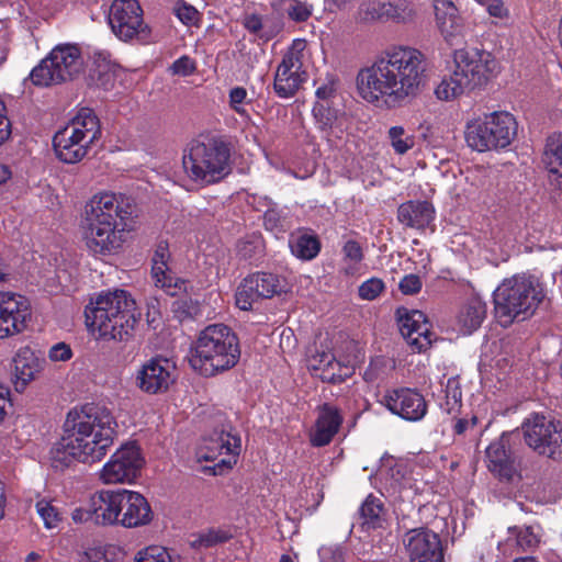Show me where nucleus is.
Masks as SVG:
<instances>
[{
  "label": "nucleus",
  "instance_id": "nucleus-1",
  "mask_svg": "<svg viewBox=\"0 0 562 562\" xmlns=\"http://www.w3.org/2000/svg\"><path fill=\"white\" fill-rule=\"evenodd\" d=\"M427 58L416 47L394 45L356 78L359 95L372 104L400 105L416 98L427 83Z\"/></svg>",
  "mask_w": 562,
  "mask_h": 562
},
{
  "label": "nucleus",
  "instance_id": "nucleus-2",
  "mask_svg": "<svg viewBox=\"0 0 562 562\" xmlns=\"http://www.w3.org/2000/svg\"><path fill=\"white\" fill-rule=\"evenodd\" d=\"M117 424L104 407L87 405L71 409L63 425V436L52 449L54 461L67 465L72 460L99 462L114 443Z\"/></svg>",
  "mask_w": 562,
  "mask_h": 562
},
{
  "label": "nucleus",
  "instance_id": "nucleus-3",
  "mask_svg": "<svg viewBox=\"0 0 562 562\" xmlns=\"http://www.w3.org/2000/svg\"><path fill=\"white\" fill-rule=\"evenodd\" d=\"M134 201L122 193L101 191L85 204L81 215L83 239L94 255H110L124 243V234L134 228Z\"/></svg>",
  "mask_w": 562,
  "mask_h": 562
},
{
  "label": "nucleus",
  "instance_id": "nucleus-4",
  "mask_svg": "<svg viewBox=\"0 0 562 562\" xmlns=\"http://www.w3.org/2000/svg\"><path fill=\"white\" fill-rule=\"evenodd\" d=\"M88 330L102 340L127 339L140 316L135 300L124 290L98 294L85 310Z\"/></svg>",
  "mask_w": 562,
  "mask_h": 562
},
{
  "label": "nucleus",
  "instance_id": "nucleus-5",
  "mask_svg": "<svg viewBox=\"0 0 562 562\" xmlns=\"http://www.w3.org/2000/svg\"><path fill=\"white\" fill-rule=\"evenodd\" d=\"M453 69L435 88L440 101H453L474 90L484 88L499 71L494 55L477 47H462L452 54Z\"/></svg>",
  "mask_w": 562,
  "mask_h": 562
},
{
  "label": "nucleus",
  "instance_id": "nucleus-6",
  "mask_svg": "<svg viewBox=\"0 0 562 562\" xmlns=\"http://www.w3.org/2000/svg\"><path fill=\"white\" fill-rule=\"evenodd\" d=\"M240 358L239 340L224 324L206 326L190 348L189 363L203 376H215L234 368Z\"/></svg>",
  "mask_w": 562,
  "mask_h": 562
},
{
  "label": "nucleus",
  "instance_id": "nucleus-7",
  "mask_svg": "<svg viewBox=\"0 0 562 562\" xmlns=\"http://www.w3.org/2000/svg\"><path fill=\"white\" fill-rule=\"evenodd\" d=\"M544 297V288L533 276L504 279L493 293L495 318L503 327L525 321L535 314Z\"/></svg>",
  "mask_w": 562,
  "mask_h": 562
},
{
  "label": "nucleus",
  "instance_id": "nucleus-8",
  "mask_svg": "<svg viewBox=\"0 0 562 562\" xmlns=\"http://www.w3.org/2000/svg\"><path fill=\"white\" fill-rule=\"evenodd\" d=\"M182 168L194 183L206 186L224 179L229 172V150L215 139L194 140L184 150Z\"/></svg>",
  "mask_w": 562,
  "mask_h": 562
},
{
  "label": "nucleus",
  "instance_id": "nucleus-9",
  "mask_svg": "<svg viewBox=\"0 0 562 562\" xmlns=\"http://www.w3.org/2000/svg\"><path fill=\"white\" fill-rule=\"evenodd\" d=\"M101 136L99 119L89 108L80 109L53 139L59 160L76 164L89 153L91 145Z\"/></svg>",
  "mask_w": 562,
  "mask_h": 562
},
{
  "label": "nucleus",
  "instance_id": "nucleus-10",
  "mask_svg": "<svg viewBox=\"0 0 562 562\" xmlns=\"http://www.w3.org/2000/svg\"><path fill=\"white\" fill-rule=\"evenodd\" d=\"M516 134L517 122L514 115L496 111L468 121L464 138L469 147L484 153L506 148Z\"/></svg>",
  "mask_w": 562,
  "mask_h": 562
},
{
  "label": "nucleus",
  "instance_id": "nucleus-11",
  "mask_svg": "<svg viewBox=\"0 0 562 562\" xmlns=\"http://www.w3.org/2000/svg\"><path fill=\"white\" fill-rule=\"evenodd\" d=\"M81 50L74 44H60L52 49L31 71V80L36 86L47 87L72 80L82 69Z\"/></svg>",
  "mask_w": 562,
  "mask_h": 562
},
{
  "label": "nucleus",
  "instance_id": "nucleus-12",
  "mask_svg": "<svg viewBox=\"0 0 562 562\" xmlns=\"http://www.w3.org/2000/svg\"><path fill=\"white\" fill-rule=\"evenodd\" d=\"M526 445L539 454H562V423L541 414H532L521 425Z\"/></svg>",
  "mask_w": 562,
  "mask_h": 562
},
{
  "label": "nucleus",
  "instance_id": "nucleus-13",
  "mask_svg": "<svg viewBox=\"0 0 562 562\" xmlns=\"http://www.w3.org/2000/svg\"><path fill=\"white\" fill-rule=\"evenodd\" d=\"M108 19L113 33L124 42L150 40L151 31L144 22L143 10L137 0H114Z\"/></svg>",
  "mask_w": 562,
  "mask_h": 562
},
{
  "label": "nucleus",
  "instance_id": "nucleus-14",
  "mask_svg": "<svg viewBox=\"0 0 562 562\" xmlns=\"http://www.w3.org/2000/svg\"><path fill=\"white\" fill-rule=\"evenodd\" d=\"M239 452L240 438L233 434L231 426H224L203 438L196 450V458L199 461H215L224 456L215 464V473H221L223 469H231L236 463Z\"/></svg>",
  "mask_w": 562,
  "mask_h": 562
},
{
  "label": "nucleus",
  "instance_id": "nucleus-15",
  "mask_svg": "<svg viewBox=\"0 0 562 562\" xmlns=\"http://www.w3.org/2000/svg\"><path fill=\"white\" fill-rule=\"evenodd\" d=\"M144 464L138 446L134 442L122 445L103 464L99 480L103 484H130L138 476Z\"/></svg>",
  "mask_w": 562,
  "mask_h": 562
},
{
  "label": "nucleus",
  "instance_id": "nucleus-16",
  "mask_svg": "<svg viewBox=\"0 0 562 562\" xmlns=\"http://www.w3.org/2000/svg\"><path fill=\"white\" fill-rule=\"evenodd\" d=\"M30 318L31 304L25 296L0 291V339L23 331Z\"/></svg>",
  "mask_w": 562,
  "mask_h": 562
},
{
  "label": "nucleus",
  "instance_id": "nucleus-17",
  "mask_svg": "<svg viewBox=\"0 0 562 562\" xmlns=\"http://www.w3.org/2000/svg\"><path fill=\"white\" fill-rule=\"evenodd\" d=\"M360 19L366 22L393 21L409 23L417 16V8L411 0H367L360 5Z\"/></svg>",
  "mask_w": 562,
  "mask_h": 562
},
{
  "label": "nucleus",
  "instance_id": "nucleus-18",
  "mask_svg": "<svg viewBox=\"0 0 562 562\" xmlns=\"http://www.w3.org/2000/svg\"><path fill=\"white\" fill-rule=\"evenodd\" d=\"M175 363L162 357L146 361L136 374V385L147 394L166 392L175 382Z\"/></svg>",
  "mask_w": 562,
  "mask_h": 562
},
{
  "label": "nucleus",
  "instance_id": "nucleus-19",
  "mask_svg": "<svg viewBox=\"0 0 562 562\" xmlns=\"http://www.w3.org/2000/svg\"><path fill=\"white\" fill-rule=\"evenodd\" d=\"M436 26L449 46L465 42L467 32L459 9L452 0H432Z\"/></svg>",
  "mask_w": 562,
  "mask_h": 562
},
{
  "label": "nucleus",
  "instance_id": "nucleus-20",
  "mask_svg": "<svg viewBox=\"0 0 562 562\" xmlns=\"http://www.w3.org/2000/svg\"><path fill=\"white\" fill-rule=\"evenodd\" d=\"M403 541L411 562H442V548L436 532L427 528L412 529Z\"/></svg>",
  "mask_w": 562,
  "mask_h": 562
},
{
  "label": "nucleus",
  "instance_id": "nucleus-21",
  "mask_svg": "<svg viewBox=\"0 0 562 562\" xmlns=\"http://www.w3.org/2000/svg\"><path fill=\"white\" fill-rule=\"evenodd\" d=\"M381 403L393 414L409 422H418L427 413V403L424 396L412 389L387 391Z\"/></svg>",
  "mask_w": 562,
  "mask_h": 562
},
{
  "label": "nucleus",
  "instance_id": "nucleus-22",
  "mask_svg": "<svg viewBox=\"0 0 562 562\" xmlns=\"http://www.w3.org/2000/svg\"><path fill=\"white\" fill-rule=\"evenodd\" d=\"M398 327L402 336L414 351L420 352L431 345L429 324L420 311L398 310Z\"/></svg>",
  "mask_w": 562,
  "mask_h": 562
},
{
  "label": "nucleus",
  "instance_id": "nucleus-23",
  "mask_svg": "<svg viewBox=\"0 0 562 562\" xmlns=\"http://www.w3.org/2000/svg\"><path fill=\"white\" fill-rule=\"evenodd\" d=\"M121 501L119 525L125 528H136L151 521V508L142 494L122 488Z\"/></svg>",
  "mask_w": 562,
  "mask_h": 562
},
{
  "label": "nucleus",
  "instance_id": "nucleus-24",
  "mask_svg": "<svg viewBox=\"0 0 562 562\" xmlns=\"http://www.w3.org/2000/svg\"><path fill=\"white\" fill-rule=\"evenodd\" d=\"M342 424L340 411L331 404H323L317 409L315 424L310 432L313 447H324L330 443Z\"/></svg>",
  "mask_w": 562,
  "mask_h": 562
},
{
  "label": "nucleus",
  "instance_id": "nucleus-25",
  "mask_svg": "<svg viewBox=\"0 0 562 562\" xmlns=\"http://www.w3.org/2000/svg\"><path fill=\"white\" fill-rule=\"evenodd\" d=\"M308 371L324 382L337 383L344 381L352 372V368L341 364L330 351H318L306 360Z\"/></svg>",
  "mask_w": 562,
  "mask_h": 562
},
{
  "label": "nucleus",
  "instance_id": "nucleus-26",
  "mask_svg": "<svg viewBox=\"0 0 562 562\" xmlns=\"http://www.w3.org/2000/svg\"><path fill=\"white\" fill-rule=\"evenodd\" d=\"M40 358L30 347L20 348L12 360V383L15 391L23 392L41 371Z\"/></svg>",
  "mask_w": 562,
  "mask_h": 562
},
{
  "label": "nucleus",
  "instance_id": "nucleus-27",
  "mask_svg": "<svg viewBox=\"0 0 562 562\" xmlns=\"http://www.w3.org/2000/svg\"><path fill=\"white\" fill-rule=\"evenodd\" d=\"M122 490L101 491L91 498L92 518L97 524H119Z\"/></svg>",
  "mask_w": 562,
  "mask_h": 562
},
{
  "label": "nucleus",
  "instance_id": "nucleus-28",
  "mask_svg": "<svg viewBox=\"0 0 562 562\" xmlns=\"http://www.w3.org/2000/svg\"><path fill=\"white\" fill-rule=\"evenodd\" d=\"M397 220L406 227L425 229L435 220V209L427 201H407L398 206Z\"/></svg>",
  "mask_w": 562,
  "mask_h": 562
},
{
  "label": "nucleus",
  "instance_id": "nucleus-29",
  "mask_svg": "<svg viewBox=\"0 0 562 562\" xmlns=\"http://www.w3.org/2000/svg\"><path fill=\"white\" fill-rule=\"evenodd\" d=\"M487 467L501 479L512 480L515 475L514 462L506 449L504 438L492 442L486 449Z\"/></svg>",
  "mask_w": 562,
  "mask_h": 562
},
{
  "label": "nucleus",
  "instance_id": "nucleus-30",
  "mask_svg": "<svg viewBox=\"0 0 562 562\" xmlns=\"http://www.w3.org/2000/svg\"><path fill=\"white\" fill-rule=\"evenodd\" d=\"M305 80L306 72L303 69L280 63L274 75L273 89L280 98H290Z\"/></svg>",
  "mask_w": 562,
  "mask_h": 562
},
{
  "label": "nucleus",
  "instance_id": "nucleus-31",
  "mask_svg": "<svg viewBox=\"0 0 562 562\" xmlns=\"http://www.w3.org/2000/svg\"><path fill=\"white\" fill-rule=\"evenodd\" d=\"M169 258L168 250L159 247L153 258L151 277L157 288L162 289L169 295H176L177 290L181 289L167 266Z\"/></svg>",
  "mask_w": 562,
  "mask_h": 562
},
{
  "label": "nucleus",
  "instance_id": "nucleus-32",
  "mask_svg": "<svg viewBox=\"0 0 562 562\" xmlns=\"http://www.w3.org/2000/svg\"><path fill=\"white\" fill-rule=\"evenodd\" d=\"M486 316V304L479 296L470 297L458 314L460 330L468 335L476 330Z\"/></svg>",
  "mask_w": 562,
  "mask_h": 562
},
{
  "label": "nucleus",
  "instance_id": "nucleus-33",
  "mask_svg": "<svg viewBox=\"0 0 562 562\" xmlns=\"http://www.w3.org/2000/svg\"><path fill=\"white\" fill-rule=\"evenodd\" d=\"M544 164L551 182L562 190V140L550 138L546 146Z\"/></svg>",
  "mask_w": 562,
  "mask_h": 562
},
{
  "label": "nucleus",
  "instance_id": "nucleus-34",
  "mask_svg": "<svg viewBox=\"0 0 562 562\" xmlns=\"http://www.w3.org/2000/svg\"><path fill=\"white\" fill-rule=\"evenodd\" d=\"M289 246L291 252L302 260L315 258L321 249L319 241L315 236L303 233L292 234Z\"/></svg>",
  "mask_w": 562,
  "mask_h": 562
},
{
  "label": "nucleus",
  "instance_id": "nucleus-35",
  "mask_svg": "<svg viewBox=\"0 0 562 562\" xmlns=\"http://www.w3.org/2000/svg\"><path fill=\"white\" fill-rule=\"evenodd\" d=\"M254 286L258 289L260 299H270L284 290L283 280L273 273L257 272L249 276Z\"/></svg>",
  "mask_w": 562,
  "mask_h": 562
},
{
  "label": "nucleus",
  "instance_id": "nucleus-36",
  "mask_svg": "<svg viewBox=\"0 0 562 562\" xmlns=\"http://www.w3.org/2000/svg\"><path fill=\"white\" fill-rule=\"evenodd\" d=\"M390 146L396 155L404 156L416 145V136L403 125H393L386 133Z\"/></svg>",
  "mask_w": 562,
  "mask_h": 562
},
{
  "label": "nucleus",
  "instance_id": "nucleus-37",
  "mask_svg": "<svg viewBox=\"0 0 562 562\" xmlns=\"http://www.w3.org/2000/svg\"><path fill=\"white\" fill-rule=\"evenodd\" d=\"M313 115L317 127L322 131H329L340 127V114L337 110L330 108L329 103L323 101L315 102L313 106Z\"/></svg>",
  "mask_w": 562,
  "mask_h": 562
},
{
  "label": "nucleus",
  "instance_id": "nucleus-38",
  "mask_svg": "<svg viewBox=\"0 0 562 562\" xmlns=\"http://www.w3.org/2000/svg\"><path fill=\"white\" fill-rule=\"evenodd\" d=\"M462 404V392L458 378H450L447 381L445 390V398L440 402V408L448 415L459 413Z\"/></svg>",
  "mask_w": 562,
  "mask_h": 562
},
{
  "label": "nucleus",
  "instance_id": "nucleus-39",
  "mask_svg": "<svg viewBox=\"0 0 562 562\" xmlns=\"http://www.w3.org/2000/svg\"><path fill=\"white\" fill-rule=\"evenodd\" d=\"M259 299L258 289L254 286L249 276L246 277L236 289V306L243 311H250Z\"/></svg>",
  "mask_w": 562,
  "mask_h": 562
},
{
  "label": "nucleus",
  "instance_id": "nucleus-40",
  "mask_svg": "<svg viewBox=\"0 0 562 562\" xmlns=\"http://www.w3.org/2000/svg\"><path fill=\"white\" fill-rule=\"evenodd\" d=\"M383 507L379 499L368 496L360 507L363 524L375 528L380 525Z\"/></svg>",
  "mask_w": 562,
  "mask_h": 562
},
{
  "label": "nucleus",
  "instance_id": "nucleus-41",
  "mask_svg": "<svg viewBox=\"0 0 562 562\" xmlns=\"http://www.w3.org/2000/svg\"><path fill=\"white\" fill-rule=\"evenodd\" d=\"M133 562H176L167 548L160 546H148L137 551Z\"/></svg>",
  "mask_w": 562,
  "mask_h": 562
},
{
  "label": "nucleus",
  "instance_id": "nucleus-42",
  "mask_svg": "<svg viewBox=\"0 0 562 562\" xmlns=\"http://www.w3.org/2000/svg\"><path fill=\"white\" fill-rule=\"evenodd\" d=\"M284 12L295 22H305L313 13V4L300 0H285Z\"/></svg>",
  "mask_w": 562,
  "mask_h": 562
},
{
  "label": "nucleus",
  "instance_id": "nucleus-43",
  "mask_svg": "<svg viewBox=\"0 0 562 562\" xmlns=\"http://www.w3.org/2000/svg\"><path fill=\"white\" fill-rule=\"evenodd\" d=\"M307 48V42L303 38H296L292 42L286 54L283 56L281 64L290 67L303 69V57Z\"/></svg>",
  "mask_w": 562,
  "mask_h": 562
},
{
  "label": "nucleus",
  "instance_id": "nucleus-44",
  "mask_svg": "<svg viewBox=\"0 0 562 562\" xmlns=\"http://www.w3.org/2000/svg\"><path fill=\"white\" fill-rule=\"evenodd\" d=\"M385 291V283L380 278H370L358 286V296L363 301H373Z\"/></svg>",
  "mask_w": 562,
  "mask_h": 562
},
{
  "label": "nucleus",
  "instance_id": "nucleus-45",
  "mask_svg": "<svg viewBox=\"0 0 562 562\" xmlns=\"http://www.w3.org/2000/svg\"><path fill=\"white\" fill-rule=\"evenodd\" d=\"M509 533L516 538V543L522 551L533 549L538 546L539 539L530 527H509Z\"/></svg>",
  "mask_w": 562,
  "mask_h": 562
},
{
  "label": "nucleus",
  "instance_id": "nucleus-46",
  "mask_svg": "<svg viewBox=\"0 0 562 562\" xmlns=\"http://www.w3.org/2000/svg\"><path fill=\"white\" fill-rule=\"evenodd\" d=\"M232 538V533L224 529H210L199 535L193 542L194 546L210 548L218 543H224Z\"/></svg>",
  "mask_w": 562,
  "mask_h": 562
},
{
  "label": "nucleus",
  "instance_id": "nucleus-47",
  "mask_svg": "<svg viewBox=\"0 0 562 562\" xmlns=\"http://www.w3.org/2000/svg\"><path fill=\"white\" fill-rule=\"evenodd\" d=\"M318 82L319 86L315 91L316 102L323 101L328 104L336 97L338 79L333 75H328L324 80H319Z\"/></svg>",
  "mask_w": 562,
  "mask_h": 562
},
{
  "label": "nucleus",
  "instance_id": "nucleus-48",
  "mask_svg": "<svg viewBox=\"0 0 562 562\" xmlns=\"http://www.w3.org/2000/svg\"><path fill=\"white\" fill-rule=\"evenodd\" d=\"M36 510L42 518L44 526L48 529L56 528L60 521V516L56 507L42 499L36 503Z\"/></svg>",
  "mask_w": 562,
  "mask_h": 562
},
{
  "label": "nucleus",
  "instance_id": "nucleus-49",
  "mask_svg": "<svg viewBox=\"0 0 562 562\" xmlns=\"http://www.w3.org/2000/svg\"><path fill=\"white\" fill-rule=\"evenodd\" d=\"M247 98V91L243 87H235L229 91V106L239 115H248L244 108Z\"/></svg>",
  "mask_w": 562,
  "mask_h": 562
},
{
  "label": "nucleus",
  "instance_id": "nucleus-50",
  "mask_svg": "<svg viewBox=\"0 0 562 562\" xmlns=\"http://www.w3.org/2000/svg\"><path fill=\"white\" fill-rule=\"evenodd\" d=\"M173 75L190 76L196 70L195 61L189 56H181L175 60L170 67Z\"/></svg>",
  "mask_w": 562,
  "mask_h": 562
},
{
  "label": "nucleus",
  "instance_id": "nucleus-51",
  "mask_svg": "<svg viewBox=\"0 0 562 562\" xmlns=\"http://www.w3.org/2000/svg\"><path fill=\"white\" fill-rule=\"evenodd\" d=\"M321 562H342L345 551L340 546H324L318 550Z\"/></svg>",
  "mask_w": 562,
  "mask_h": 562
},
{
  "label": "nucleus",
  "instance_id": "nucleus-52",
  "mask_svg": "<svg viewBox=\"0 0 562 562\" xmlns=\"http://www.w3.org/2000/svg\"><path fill=\"white\" fill-rule=\"evenodd\" d=\"M238 254L244 259H251L261 250V241L259 238H254L251 240H240L237 244Z\"/></svg>",
  "mask_w": 562,
  "mask_h": 562
},
{
  "label": "nucleus",
  "instance_id": "nucleus-53",
  "mask_svg": "<svg viewBox=\"0 0 562 562\" xmlns=\"http://www.w3.org/2000/svg\"><path fill=\"white\" fill-rule=\"evenodd\" d=\"M417 130L419 132V137L428 143L434 144L438 140L437 130L435 126V123L430 119L423 120L418 126Z\"/></svg>",
  "mask_w": 562,
  "mask_h": 562
},
{
  "label": "nucleus",
  "instance_id": "nucleus-54",
  "mask_svg": "<svg viewBox=\"0 0 562 562\" xmlns=\"http://www.w3.org/2000/svg\"><path fill=\"white\" fill-rule=\"evenodd\" d=\"M400 290L404 294H415L422 289V281L416 274H407L400 281Z\"/></svg>",
  "mask_w": 562,
  "mask_h": 562
},
{
  "label": "nucleus",
  "instance_id": "nucleus-55",
  "mask_svg": "<svg viewBox=\"0 0 562 562\" xmlns=\"http://www.w3.org/2000/svg\"><path fill=\"white\" fill-rule=\"evenodd\" d=\"M345 259L349 260L351 263L357 265L359 263L362 258V249L360 245L355 240H348L342 248Z\"/></svg>",
  "mask_w": 562,
  "mask_h": 562
},
{
  "label": "nucleus",
  "instance_id": "nucleus-56",
  "mask_svg": "<svg viewBox=\"0 0 562 562\" xmlns=\"http://www.w3.org/2000/svg\"><path fill=\"white\" fill-rule=\"evenodd\" d=\"M71 356L70 347L64 342L54 345L48 351V357L52 361H67Z\"/></svg>",
  "mask_w": 562,
  "mask_h": 562
},
{
  "label": "nucleus",
  "instance_id": "nucleus-57",
  "mask_svg": "<svg viewBox=\"0 0 562 562\" xmlns=\"http://www.w3.org/2000/svg\"><path fill=\"white\" fill-rule=\"evenodd\" d=\"M175 13L183 23L187 24L193 22L198 15V11L184 2H177Z\"/></svg>",
  "mask_w": 562,
  "mask_h": 562
},
{
  "label": "nucleus",
  "instance_id": "nucleus-58",
  "mask_svg": "<svg viewBox=\"0 0 562 562\" xmlns=\"http://www.w3.org/2000/svg\"><path fill=\"white\" fill-rule=\"evenodd\" d=\"M11 135V122L7 115L4 103L0 100V145L9 139Z\"/></svg>",
  "mask_w": 562,
  "mask_h": 562
},
{
  "label": "nucleus",
  "instance_id": "nucleus-59",
  "mask_svg": "<svg viewBox=\"0 0 562 562\" xmlns=\"http://www.w3.org/2000/svg\"><path fill=\"white\" fill-rule=\"evenodd\" d=\"M244 27L252 34L260 35V31L262 30V19L257 14H247L243 19Z\"/></svg>",
  "mask_w": 562,
  "mask_h": 562
},
{
  "label": "nucleus",
  "instance_id": "nucleus-60",
  "mask_svg": "<svg viewBox=\"0 0 562 562\" xmlns=\"http://www.w3.org/2000/svg\"><path fill=\"white\" fill-rule=\"evenodd\" d=\"M487 12L490 15L499 19L506 18L508 15V9L505 7L502 0H492L487 4Z\"/></svg>",
  "mask_w": 562,
  "mask_h": 562
},
{
  "label": "nucleus",
  "instance_id": "nucleus-61",
  "mask_svg": "<svg viewBox=\"0 0 562 562\" xmlns=\"http://www.w3.org/2000/svg\"><path fill=\"white\" fill-rule=\"evenodd\" d=\"M8 396L9 390L0 385V423L5 418L12 407Z\"/></svg>",
  "mask_w": 562,
  "mask_h": 562
},
{
  "label": "nucleus",
  "instance_id": "nucleus-62",
  "mask_svg": "<svg viewBox=\"0 0 562 562\" xmlns=\"http://www.w3.org/2000/svg\"><path fill=\"white\" fill-rule=\"evenodd\" d=\"M11 170L8 166L0 164V187L11 179Z\"/></svg>",
  "mask_w": 562,
  "mask_h": 562
},
{
  "label": "nucleus",
  "instance_id": "nucleus-63",
  "mask_svg": "<svg viewBox=\"0 0 562 562\" xmlns=\"http://www.w3.org/2000/svg\"><path fill=\"white\" fill-rule=\"evenodd\" d=\"M9 269L4 262L3 257L0 255V282H7L9 280Z\"/></svg>",
  "mask_w": 562,
  "mask_h": 562
},
{
  "label": "nucleus",
  "instance_id": "nucleus-64",
  "mask_svg": "<svg viewBox=\"0 0 562 562\" xmlns=\"http://www.w3.org/2000/svg\"><path fill=\"white\" fill-rule=\"evenodd\" d=\"M276 213L274 211L272 210H269L265 213V224L267 227L269 228H273L277 224H276Z\"/></svg>",
  "mask_w": 562,
  "mask_h": 562
}]
</instances>
